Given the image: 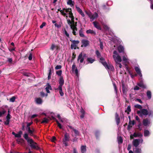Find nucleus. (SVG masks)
<instances>
[{
    "label": "nucleus",
    "instance_id": "473e14b6",
    "mask_svg": "<svg viewBox=\"0 0 153 153\" xmlns=\"http://www.w3.org/2000/svg\"><path fill=\"white\" fill-rule=\"evenodd\" d=\"M67 4H68L72 7L74 5V1H72V0H68Z\"/></svg>",
    "mask_w": 153,
    "mask_h": 153
},
{
    "label": "nucleus",
    "instance_id": "9d476101",
    "mask_svg": "<svg viewBox=\"0 0 153 153\" xmlns=\"http://www.w3.org/2000/svg\"><path fill=\"white\" fill-rule=\"evenodd\" d=\"M71 73L73 76H76V63L75 62H73L71 70Z\"/></svg>",
    "mask_w": 153,
    "mask_h": 153
},
{
    "label": "nucleus",
    "instance_id": "69168bd1",
    "mask_svg": "<svg viewBox=\"0 0 153 153\" xmlns=\"http://www.w3.org/2000/svg\"><path fill=\"white\" fill-rule=\"evenodd\" d=\"M12 58H8L7 61L10 63H12Z\"/></svg>",
    "mask_w": 153,
    "mask_h": 153
},
{
    "label": "nucleus",
    "instance_id": "f8f14e48",
    "mask_svg": "<svg viewBox=\"0 0 153 153\" xmlns=\"http://www.w3.org/2000/svg\"><path fill=\"white\" fill-rule=\"evenodd\" d=\"M70 41L72 42L71 46V48L72 49H76V41L72 39H70Z\"/></svg>",
    "mask_w": 153,
    "mask_h": 153
},
{
    "label": "nucleus",
    "instance_id": "20e7f679",
    "mask_svg": "<svg viewBox=\"0 0 153 153\" xmlns=\"http://www.w3.org/2000/svg\"><path fill=\"white\" fill-rule=\"evenodd\" d=\"M113 53L114 55L113 56V57L116 63V68L117 69V68L118 67L120 68H121L122 67V65L120 63V62L122 61L121 57L118 54L117 52L116 51H114Z\"/></svg>",
    "mask_w": 153,
    "mask_h": 153
},
{
    "label": "nucleus",
    "instance_id": "dca6fc26",
    "mask_svg": "<svg viewBox=\"0 0 153 153\" xmlns=\"http://www.w3.org/2000/svg\"><path fill=\"white\" fill-rule=\"evenodd\" d=\"M35 102L37 104L41 105L43 101L42 99L40 97L36 98L35 99Z\"/></svg>",
    "mask_w": 153,
    "mask_h": 153
},
{
    "label": "nucleus",
    "instance_id": "412c9836",
    "mask_svg": "<svg viewBox=\"0 0 153 153\" xmlns=\"http://www.w3.org/2000/svg\"><path fill=\"white\" fill-rule=\"evenodd\" d=\"M118 50L120 53L123 52L124 50V47L121 45H120L118 47Z\"/></svg>",
    "mask_w": 153,
    "mask_h": 153
},
{
    "label": "nucleus",
    "instance_id": "864d4df0",
    "mask_svg": "<svg viewBox=\"0 0 153 153\" xmlns=\"http://www.w3.org/2000/svg\"><path fill=\"white\" fill-rule=\"evenodd\" d=\"M10 120L6 119L5 121L4 122V124L5 125H8L9 124Z\"/></svg>",
    "mask_w": 153,
    "mask_h": 153
},
{
    "label": "nucleus",
    "instance_id": "2f4dec72",
    "mask_svg": "<svg viewBox=\"0 0 153 153\" xmlns=\"http://www.w3.org/2000/svg\"><path fill=\"white\" fill-rule=\"evenodd\" d=\"M80 113L81 114L80 116V118L81 119H82L84 118V117L85 111L82 108V109L80 110Z\"/></svg>",
    "mask_w": 153,
    "mask_h": 153
},
{
    "label": "nucleus",
    "instance_id": "e433bc0d",
    "mask_svg": "<svg viewBox=\"0 0 153 153\" xmlns=\"http://www.w3.org/2000/svg\"><path fill=\"white\" fill-rule=\"evenodd\" d=\"M16 141L19 144H22L24 141V139L22 138L18 139L16 140Z\"/></svg>",
    "mask_w": 153,
    "mask_h": 153
},
{
    "label": "nucleus",
    "instance_id": "6e6552de",
    "mask_svg": "<svg viewBox=\"0 0 153 153\" xmlns=\"http://www.w3.org/2000/svg\"><path fill=\"white\" fill-rule=\"evenodd\" d=\"M70 137L69 134L66 133L65 134L64 137L62 139L63 143L65 145V146H68V142L69 141Z\"/></svg>",
    "mask_w": 153,
    "mask_h": 153
},
{
    "label": "nucleus",
    "instance_id": "5fc2aeb1",
    "mask_svg": "<svg viewBox=\"0 0 153 153\" xmlns=\"http://www.w3.org/2000/svg\"><path fill=\"white\" fill-rule=\"evenodd\" d=\"M64 33L65 34L66 36L68 38L69 37V34L67 32L65 28H64Z\"/></svg>",
    "mask_w": 153,
    "mask_h": 153
},
{
    "label": "nucleus",
    "instance_id": "423d86ee",
    "mask_svg": "<svg viewBox=\"0 0 153 153\" xmlns=\"http://www.w3.org/2000/svg\"><path fill=\"white\" fill-rule=\"evenodd\" d=\"M137 114L141 117H142L144 116H146L148 114V111L145 109H142L140 110H138L137 111Z\"/></svg>",
    "mask_w": 153,
    "mask_h": 153
},
{
    "label": "nucleus",
    "instance_id": "49530a36",
    "mask_svg": "<svg viewBox=\"0 0 153 153\" xmlns=\"http://www.w3.org/2000/svg\"><path fill=\"white\" fill-rule=\"evenodd\" d=\"M56 74L59 76H61V75L62 74V70H59L58 71H56Z\"/></svg>",
    "mask_w": 153,
    "mask_h": 153
},
{
    "label": "nucleus",
    "instance_id": "338daca9",
    "mask_svg": "<svg viewBox=\"0 0 153 153\" xmlns=\"http://www.w3.org/2000/svg\"><path fill=\"white\" fill-rule=\"evenodd\" d=\"M38 116V115L37 114H35L33 115L31 117V118L33 119L34 118L36 117H37Z\"/></svg>",
    "mask_w": 153,
    "mask_h": 153
},
{
    "label": "nucleus",
    "instance_id": "aec40b11",
    "mask_svg": "<svg viewBox=\"0 0 153 153\" xmlns=\"http://www.w3.org/2000/svg\"><path fill=\"white\" fill-rule=\"evenodd\" d=\"M45 89L47 93H50L49 90H52V88L49 83H47L46 85Z\"/></svg>",
    "mask_w": 153,
    "mask_h": 153
},
{
    "label": "nucleus",
    "instance_id": "4468645a",
    "mask_svg": "<svg viewBox=\"0 0 153 153\" xmlns=\"http://www.w3.org/2000/svg\"><path fill=\"white\" fill-rule=\"evenodd\" d=\"M59 82V85L58 87H62V86L64 84V80L63 79V78L62 76H61L60 77Z\"/></svg>",
    "mask_w": 153,
    "mask_h": 153
},
{
    "label": "nucleus",
    "instance_id": "5701e85b",
    "mask_svg": "<svg viewBox=\"0 0 153 153\" xmlns=\"http://www.w3.org/2000/svg\"><path fill=\"white\" fill-rule=\"evenodd\" d=\"M86 32L87 34L90 33L93 35H95L96 34V33L95 31L91 29L87 30L86 31Z\"/></svg>",
    "mask_w": 153,
    "mask_h": 153
},
{
    "label": "nucleus",
    "instance_id": "774afa93",
    "mask_svg": "<svg viewBox=\"0 0 153 153\" xmlns=\"http://www.w3.org/2000/svg\"><path fill=\"white\" fill-rule=\"evenodd\" d=\"M56 140V138L55 137H52V139L51 140V141L52 142H54L55 140Z\"/></svg>",
    "mask_w": 153,
    "mask_h": 153
},
{
    "label": "nucleus",
    "instance_id": "b1692460",
    "mask_svg": "<svg viewBox=\"0 0 153 153\" xmlns=\"http://www.w3.org/2000/svg\"><path fill=\"white\" fill-rule=\"evenodd\" d=\"M123 60L125 63L129 62V59L126 55H124L123 56Z\"/></svg>",
    "mask_w": 153,
    "mask_h": 153
},
{
    "label": "nucleus",
    "instance_id": "052dcab7",
    "mask_svg": "<svg viewBox=\"0 0 153 153\" xmlns=\"http://www.w3.org/2000/svg\"><path fill=\"white\" fill-rule=\"evenodd\" d=\"M100 48L101 49H102L103 48V44L102 42L100 41Z\"/></svg>",
    "mask_w": 153,
    "mask_h": 153
},
{
    "label": "nucleus",
    "instance_id": "1a4fd4ad",
    "mask_svg": "<svg viewBox=\"0 0 153 153\" xmlns=\"http://www.w3.org/2000/svg\"><path fill=\"white\" fill-rule=\"evenodd\" d=\"M143 142V140L142 139H134L132 142L133 146L136 148L137 147L140 143H142Z\"/></svg>",
    "mask_w": 153,
    "mask_h": 153
},
{
    "label": "nucleus",
    "instance_id": "c9c22d12",
    "mask_svg": "<svg viewBox=\"0 0 153 153\" xmlns=\"http://www.w3.org/2000/svg\"><path fill=\"white\" fill-rule=\"evenodd\" d=\"M95 61L94 59H93L91 58H87V61L88 62V63H92Z\"/></svg>",
    "mask_w": 153,
    "mask_h": 153
},
{
    "label": "nucleus",
    "instance_id": "4c0bfd02",
    "mask_svg": "<svg viewBox=\"0 0 153 153\" xmlns=\"http://www.w3.org/2000/svg\"><path fill=\"white\" fill-rule=\"evenodd\" d=\"M76 54H75V52L74 51L72 53L71 59V62H73L74 60V59L76 58Z\"/></svg>",
    "mask_w": 153,
    "mask_h": 153
},
{
    "label": "nucleus",
    "instance_id": "7c9ffc66",
    "mask_svg": "<svg viewBox=\"0 0 153 153\" xmlns=\"http://www.w3.org/2000/svg\"><path fill=\"white\" fill-rule=\"evenodd\" d=\"M146 95L147 97L149 99H151L152 97V93L150 91L148 90L147 91Z\"/></svg>",
    "mask_w": 153,
    "mask_h": 153
},
{
    "label": "nucleus",
    "instance_id": "4be33fe9",
    "mask_svg": "<svg viewBox=\"0 0 153 153\" xmlns=\"http://www.w3.org/2000/svg\"><path fill=\"white\" fill-rule=\"evenodd\" d=\"M150 135V132L149 131L145 129L144 131V135L145 137H148Z\"/></svg>",
    "mask_w": 153,
    "mask_h": 153
},
{
    "label": "nucleus",
    "instance_id": "f257e3e1",
    "mask_svg": "<svg viewBox=\"0 0 153 153\" xmlns=\"http://www.w3.org/2000/svg\"><path fill=\"white\" fill-rule=\"evenodd\" d=\"M95 53L97 58L99 59L100 62L108 70V73L109 75L110 76L111 71H112L114 70V67L111 65H108L107 62L105 61V59L101 57V54L98 50L96 51Z\"/></svg>",
    "mask_w": 153,
    "mask_h": 153
},
{
    "label": "nucleus",
    "instance_id": "c756f323",
    "mask_svg": "<svg viewBox=\"0 0 153 153\" xmlns=\"http://www.w3.org/2000/svg\"><path fill=\"white\" fill-rule=\"evenodd\" d=\"M65 11L66 12H69V17H71V16L73 15V13L71 12V8L66 9Z\"/></svg>",
    "mask_w": 153,
    "mask_h": 153
},
{
    "label": "nucleus",
    "instance_id": "2eb2a0df",
    "mask_svg": "<svg viewBox=\"0 0 153 153\" xmlns=\"http://www.w3.org/2000/svg\"><path fill=\"white\" fill-rule=\"evenodd\" d=\"M6 112V111L4 109L3 106L0 108V117H1Z\"/></svg>",
    "mask_w": 153,
    "mask_h": 153
},
{
    "label": "nucleus",
    "instance_id": "37998d69",
    "mask_svg": "<svg viewBox=\"0 0 153 153\" xmlns=\"http://www.w3.org/2000/svg\"><path fill=\"white\" fill-rule=\"evenodd\" d=\"M117 139L119 144H121L122 143L123 140L121 137L120 136L118 137Z\"/></svg>",
    "mask_w": 153,
    "mask_h": 153
},
{
    "label": "nucleus",
    "instance_id": "09e8293b",
    "mask_svg": "<svg viewBox=\"0 0 153 153\" xmlns=\"http://www.w3.org/2000/svg\"><path fill=\"white\" fill-rule=\"evenodd\" d=\"M149 117H153V111H148V114Z\"/></svg>",
    "mask_w": 153,
    "mask_h": 153
},
{
    "label": "nucleus",
    "instance_id": "a878e982",
    "mask_svg": "<svg viewBox=\"0 0 153 153\" xmlns=\"http://www.w3.org/2000/svg\"><path fill=\"white\" fill-rule=\"evenodd\" d=\"M81 151L82 153H85L86 152V146H82L81 147Z\"/></svg>",
    "mask_w": 153,
    "mask_h": 153
},
{
    "label": "nucleus",
    "instance_id": "0e129e2a",
    "mask_svg": "<svg viewBox=\"0 0 153 153\" xmlns=\"http://www.w3.org/2000/svg\"><path fill=\"white\" fill-rule=\"evenodd\" d=\"M134 90L138 91L139 89V88L138 86L136 85L134 87Z\"/></svg>",
    "mask_w": 153,
    "mask_h": 153
},
{
    "label": "nucleus",
    "instance_id": "680f3d73",
    "mask_svg": "<svg viewBox=\"0 0 153 153\" xmlns=\"http://www.w3.org/2000/svg\"><path fill=\"white\" fill-rule=\"evenodd\" d=\"M32 59V54L31 53H30L29 54V56L28 57V59L30 60H31Z\"/></svg>",
    "mask_w": 153,
    "mask_h": 153
},
{
    "label": "nucleus",
    "instance_id": "6e6d98bb",
    "mask_svg": "<svg viewBox=\"0 0 153 153\" xmlns=\"http://www.w3.org/2000/svg\"><path fill=\"white\" fill-rule=\"evenodd\" d=\"M11 117V116L10 115V114H8L7 116L6 117V119L10 120Z\"/></svg>",
    "mask_w": 153,
    "mask_h": 153
},
{
    "label": "nucleus",
    "instance_id": "3c124183",
    "mask_svg": "<svg viewBox=\"0 0 153 153\" xmlns=\"http://www.w3.org/2000/svg\"><path fill=\"white\" fill-rule=\"evenodd\" d=\"M79 36L82 37H85V36L84 35L83 32L82 31V29L79 30Z\"/></svg>",
    "mask_w": 153,
    "mask_h": 153
},
{
    "label": "nucleus",
    "instance_id": "de8ad7c7",
    "mask_svg": "<svg viewBox=\"0 0 153 153\" xmlns=\"http://www.w3.org/2000/svg\"><path fill=\"white\" fill-rule=\"evenodd\" d=\"M135 123L134 120H133L132 121H129V126H130L131 125V127H132V126H133Z\"/></svg>",
    "mask_w": 153,
    "mask_h": 153
},
{
    "label": "nucleus",
    "instance_id": "e2e57ef3",
    "mask_svg": "<svg viewBox=\"0 0 153 153\" xmlns=\"http://www.w3.org/2000/svg\"><path fill=\"white\" fill-rule=\"evenodd\" d=\"M95 136L97 138H98V136L99 135V132L98 131H97L95 132Z\"/></svg>",
    "mask_w": 153,
    "mask_h": 153
},
{
    "label": "nucleus",
    "instance_id": "0eeeda50",
    "mask_svg": "<svg viewBox=\"0 0 153 153\" xmlns=\"http://www.w3.org/2000/svg\"><path fill=\"white\" fill-rule=\"evenodd\" d=\"M86 13L90 18L91 21H94L95 19L97 18L98 16V13L96 12L94 14H92L90 12L86 11Z\"/></svg>",
    "mask_w": 153,
    "mask_h": 153
},
{
    "label": "nucleus",
    "instance_id": "cd10ccee",
    "mask_svg": "<svg viewBox=\"0 0 153 153\" xmlns=\"http://www.w3.org/2000/svg\"><path fill=\"white\" fill-rule=\"evenodd\" d=\"M115 119L116 123L117 125H118L120 122V119L117 113L116 114Z\"/></svg>",
    "mask_w": 153,
    "mask_h": 153
},
{
    "label": "nucleus",
    "instance_id": "79ce46f5",
    "mask_svg": "<svg viewBox=\"0 0 153 153\" xmlns=\"http://www.w3.org/2000/svg\"><path fill=\"white\" fill-rule=\"evenodd\" d=\"M131 111V106L130 105L128 106L126 110H125V112H127L128 114H129V113Z\"/></svg>",
    "mask_w": 153,
    "mask_h": 153
},
{
    "label": "nucleus",
    "instance_id": "ea45409f",
    "mask_svg": "<svg viewBox=\"0 0 153 153\" xmlns=\"http://www.w3.org/2000/svg\"><path fill=\"white\" fill-rule=\"evenodd\" d=\"M143 136L142 134L140 133H134L133 135V136L134 137H137L140 136Z\"/></svg>",
    "mask_w": 153,
    "mask_h": 153
},
{
    "label": "nucleus",
    "instance_id": "6ab92c4d",
    "mask_svg": "<svg viewBox=\"0 0 153 153\" xmlns=\"http://www.w3.org/2000/svg\"><path fill=\"white\" fill-rule=\"evenodd\" d=\"M94 27L97 29L100 30H101V27L99 25V24L96 22H93Z\"/></svg>",
    "mask_w": 153,
    "mask_h": 153
},
{
    "label": "nucleus",
    "instance_id": "603ef678",
    "mask_svg": "<svg viewBox=\"0 0 153 153\" xmlns=\"http://www.w3.org/2000/svg\"><path fill=\"white\" fill-rule=\"evenodd\" d=\"M56 45H55L54 44H52L50 49L52 51H53L54 50V49L56 48Z\"/></svg>",
    "mask_w": 153,
    "mask_h": 153
},
{
    "label": "nucleus",
    "instance_id": "7ed1b4c3",
    "mask_svg": "<svg viewBox=\"0 0 153 153\" xmlns=\"http://www.w3.org/2000/svg\"><path fill=\"white\" fill-rule=\"evenodd\" d=\"M134 69L137 74L140 77V82L137 84V85L141 88H146V86L144 84L142 74L140 68L139 66H136L134 67Z\"/></svg>",
    "mask_w": 153,
    "mask_h": 153
},
{
    "label": "nucleus",
    "instance_id": "ddd939ff",
    "mask_svg": "<svg viewBox=\"0 0 153 153\" xmlns=\"http://www.w3.org/2000/svg\"><path fill=\"white\" fill-rule=\"evenodd\" d=\"M86 56V54H83L81 53L79 55L77 59V60L79 61L80 60V62L81 63H82L83 62L84 57Z\"/></svg>",
    "mask_w": 153,
    "mask_h": 153
},
{
    "label": "nucleus",
    "instance_id": "4d7b16f0",
    "mask_svg": "<svg viewBox=\"0 0 153 153\" xmlns=\"http://www.w3.org/2000/svg\"><path fill=\"white\" fill-rule=\"evenodd\" d=\"M62 66L61 65H57L55 67L56 70L59 69L61 68Z\"/></svg>",
    "mask_w": 153,
    "mask_h": 153
},
{
    "label": "nucleus",
    "instance_id": "13d9d810",
    "mask_svg": "<svg viewBox=\"0 0 153 153\" xmlns=\"http://www.w3.org/2000/svg\"><path fill=\"white\" fill-rule=\"evenodd\" d=\"M46 25V23L45 22H43L42 25L40 26V28H42L44 26H45Z\"/></svg>",
    "mask_w": 153,
    "mask_h": 153
},
{
    "label": "nucleus",
    "instance_id": "8fccbe9b",
    "mask_svg": "<svg viewBox=\"0 0 153 153\" xmlns=\"http://www.w3.org/2000/svg\"><path fill=\"white\" fill-rule=\"evenodd\" d=\"M56 123L58 127L60 129H62V127L61 124L59 123V121L57 120H56Z\"/></svg>",
    "mask_w": 153,
    "mask_h": 153
},
{
    "label": "nucleus",
    "instance_id": "39448f33",
    "mask_svg": "<svg viewBox=\"0 0 153 153\" xmlns=\"http://www.w3.org/2000/svg\"><path fill=\"white\" fill-rule=\"evenodd\" d=\"M69 17L71 18V21L69 19H68L67 20V23L70 25L71 28L73 30L72 33L73 34L76 35V32L75 30H76V27L74 24V17L73 15L71 16V17Z\"/></svg>",
    "mask_w": 153,
    "mask_h": 153
},
{
    "label": "nucleus",
    "instance_id": "a211bd4d",
    "mask_svg": "<svg viewBox=\"0 0 153 153\" xmlns=\"http://www.w3.org/2000/svg\"><path fill=\"white\" fill-rule=\"evenodd\" d=\"M82 46L86 47L89 44V41L86 40H82Z\"/></svg>",
    "mask_w": 153,
    "mask_h": 153
},
{
    "label": "nucleus",
    "instance_id": "f03ea898",
    "mask_svg": "<svg viewBox=\"0 0 153 153\" xmlns=\"http://www.w3.org/2000/svg\"><path fill=\"white\" fill-rule=\"evenodd\" d=\"M23 137L27 141L28 144L30 146L32 149L38 150H39L40 149V148L38 146L37 143L34 141L32 139L29 137L27 133H25L24 134Z\"/></svg>",
    "mask_w": 153,
    "mask_h": 153
},
{
    "label": "nucleus",
    "instance_id": "c85d7f7f",
    "mask_svg": "<svg viewBox=\"0 0 153 153\" xmlns=\"http://www.w3.org/2000/svg\"><path fill=\"white\" fill-rule=\"evenodd\" d=\"M134 153H142L141 149L137 147L134 148Z\"/></svg>",
    "mask_w": 153,
    "mask_h": 153
},
{
    "label": "nucleus",
    "instance_id": "a19ab883",
    "mask_svg": "<svg viewBox=\"0 0 153 153\" xmlns=\"http://www.w3.org/2000/svg\"><path fill=\"white\" fill-rule=\"evenodd\" d=\"M49 121V120L46 118H44L43 120L41 122V123H48Z\"/></svg>",
    "mask_w": 153,
    "mask_h": 153
},
{
    "label": "nucleus",
    "instance_id": "58836bf2",
    "mask_svg": "<svg viewBox=\"0 0 153 153\" xmlns=\"http://www.w3.org/2000/svg\"><path fill=\"white\" fill-rule=\"evenodd\" d=\"M68 127L70 129L72 130V131H73L75 134H76V129L70 126H68Z\"/></svg>",
    "mask_w": 153,
    "mask_h": 153
},
{
    "label": "nucleus",
    "instance_id": "9b49d317",
    "mask_svg": "<svg viewBox=\"0 0 153 153\" xmlns=\"http://www.w3.org/2000/svg\"><path fill=\"white\" fill-rule=\"evenodd\" d=\"M143 123L145 126L148 127L151 123L150 120L148 118L144 119L143 120Z\"/></svg>",
    "mask_w": 153,
    "mask_h": 153
},
{
    "label": "nucleus",
    "instance_id": "c03bdc74",
    "mask_svg": "<svg viewBox=\"0 0 153 153\" xmlns=\"http://www.w3.org/2000/svg\"><path fill=\"white\" fill-rule=\"evenodd\" d=\"M134 107L136 108L140 109H142V107L141 105L137 104L134 105Z\"/></svg>",
    "mask_w": 153,
    "mask_h": 153
},
{
    "label": "nucleus",
    "instance_id": "393cba45",
    "mask_svg": "<svg viewBox=\"0 0 153 153\" xmlns=\"http://www.w3.org/2000/svg\"><path fill=\"white\" fill-rule=\"evenodd\" d=\"M122 91L123 94H125L126 92L127 91V88L126 86L125 85L124 83H122Z\"/></svg>",
    "mask_w": 153,
    "mask_h": 153
},
{
    "label": "nucleus",
    "instance_id": "f704fd0d",
    "mask_svg": "<svg viewBox=\"0 0 153 153\" xmlns=\"http://www.w3.org/2000/svg\"><path fill=\"white\" fill-rule=\"evenodd\" d=\"M57 89L59 90V93L61 96H62L64 95V93L62 91V87H58Z\"/></svg>",
    "mask_w": 153,
    "mask_h": 153
},
{
    "label": "nucleus",
    "instance_id": "f3484780",
    "mask_svg": "<svg viewBox=\"0 0 153 153\" xmlns=\"http://www.w3.org/2000/svg\"><path fill=\"white\" fill-rule=\"evenodd\" d=\"M33 122L31 121L29 123H28L27 125V127L26 128V129L27 130L28 132V133H32V131H31L30 129V126L32 124Z\"/></svg>",
    "mask_w": 153,
    "mask_h": 153
},
{
    "label": "nucleus",
    "instance_id": "bb28decb",
    "mask_svg": "<svg viewBox=\"0 0 153 153\" xmlns=\"http://www.w3.org/2000/svg\"><path fill=\"white\" fill-rule=\"evenodd\" d=\"M77 11L81 14L82 17L85 16V15L82 10L79 7H77Z\"/></svg>",
    "mask_w": 153,
    "mask_h": 153
},
{
    "label": "nucleus",
    "instance_id": "bf43d9fd",
    "mask_svg": "<svg viewBox=\"0 0 153 153\" xmlns=\"http://www.w3.org/2000/svg\"><path fill=\"white\" fill-rule=\"evenodd\" d=\"M135 101H137V102H139L140 103H141V104L143 103V102H142V101L140 99L137 98L135 100Z\"/></svg>",
    "mask_w": 153,
    "mask_h": 153
},
{
    "label": "nucleus",
    "instance_id": "72a5a7b5",
    "mask_svg": "<svg viewBox=\"0 0 153 153\" xmlns=\"http://www.w3.org/2000/svg\"><path fill=\"white\" fill-rule=\"evenodd\" d=\"M22 134V132L21 131H19L18 134H16L15 137L17 138H21V135Z\"/></svg>",
    "mask_w": 153,
    "mask_h": 153
},
{
    "label": "nucleus",
    "instance_id": "a18cd8bd",
    "mask_svg": "<svg viewBox=\"0 0 153 153\" xmlns=\"http://www.w3.org/2000/svg\"><path fill=\"white\" fill-rule=\"evenodd\" d=\"M16 98L15 96H13L11 97L9 99V101L10 102H15Z\"/></svg>",
    "mask_w": 153,
    "mask_h": 153
}]
</instances>
